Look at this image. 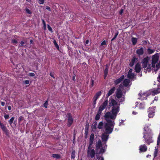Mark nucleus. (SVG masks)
I'll return each instance as SVG.
<instances>
[{
	"mask_svg": "<svg viewBox=\"0 0 160 160\" xmlns=\"http://www.w3.org/2000/svg\"><path fill=\"white\" fill-rule=\"evenodd\" d=\"M143 130H144L143 132H146L147 134V132L149 131V128L148 126L147 125H145L144 128H143Z\"/></svg>",
	"mask_w": 160,
	"mask_h": 160,
	"instance_id": "33",
	"label": "nucleus"
},
{
	"mask_svg": "<svg viewBox=\"0 0 160 160\" xmlns=\"http://www.w3.org/2000/svg\"><path fill=\"white\" fill-rule=\"evenodd\" d=\"M123 95L122 92L120 89H117L116 93V96L118 99L121 98Z\"/></svg>",
	"mask_w": 160,
	"mask_h": 160,
	"instance_id": "15",
	"label": "nucleus"
},
{
	"mask_svg": "<svg viewBox=\"0 0 160 160\" xmlns=\"http://www.w3.org/2000/svg\"><path fill=\"white\" fill-rule=\"evenodd\" d=\"M42 23L43 24V27L44 29L46 30V24L45 22V21H44V20L43 19H42Z\"/></svg>",
	"mask_w": 160,
	"mask_h": 160,
	"instance_id": "36",
	"label": "nucleus"
},
{
	"mask_svg": "<svg viewBox=\"0 0 160 160\" xmlns=\"http://www.w3.org/2000/svg\"><path fill=\"white\" fill-rule=\"evenodd\" d=\"M100 150L99 152L98 151V152H97V153L98 154H101L104 153L105 151V150L102 147L100 148Z\"/></svg>",
	"mask_w": 160,
	"mask_h": 160,
	"instance_id": "30",
	"label": "nucleus"
},
{
	"mask_svg": "<svg viewBox=\"0 0 160 160\" xmlns=\"http://www.w3.org/2000/svg\"><path fill=\"white\" fill-rule=\"evenodd\" d=\"M159 58V53H156L152 56L151 65L148 63L150 60V58L147 56L144 58L142 61V66L144 68V71L147 73L150 72L152 69H154L155 72L157 71L160 68V61L158 62Z\"/></svg>",
	"mask_w": 160,
	"mask_h": 160,
	"instance_id": "1",
	"label": "nucleus"
},
{
	"mask_svg": "<svg viewBox=\"0 0 160 160\" xmlns=\"http://www.w3.org/2000/svg\"><path fill=\"white\" fill-rule=\"evenodd\" d=\"M158 97H155L154 98V100H155V101H158Z\"/></svg>",
	"mask_w": 160,
	"mask_h": 160,
	"instance_id": "63",
	"label": "nucleus"
},
{
	"mask_svg": "<svg viewBox=\"0 0 160 160\" xmlns=\"http://www.w3.org/2000/svg\"><path fill=\"white\" fill-rule=\"evenodd\" d=\"M75 74H74V75L72 77V80L74 81H75Z\"/></svg>",
	"mask_w": 160,
	"mask_h": 160,
	"instance_id": "61",
	"label": "nucleus"
},
{
	"mask_svg": "<svg viewBox=\"0 0 160 160\" xmlns=\"http://www.w3.org/2000/svg\"><path fill=\"white\" fill-rule=\"evenodd\" d=\"M20 47H21L22 46V45L25 44L24 42L23 41H21L20 42Z\"/></svg>",
	"mask_w": 160,
	"mask_h": 160,
	"instance_id": "55",
	"label": "nucleus"
},
{
	"mask_svg": "<svg viewBox=\"0 0 160 160\" xmlns=\"http://www.w3.org/2000/svg\"><path fill=\"white\" fill-rule=\"evenodd\" d=\"M160 93V85H158L156 89H154L151 91V94L153 96Z\"/></svg>",
	"mask_w": 160,
	"mask_h": 160,
	"instance_id": "14",
	"label": "nucleus"
},
{
	"mask_svg": "<svg viewBox=\"0 0 160 160\" xmlns=\"http://www.w3.org/2000/svg\"><path fill=\"white\" fill-rule=\"evenodd\" d=\"M11 42L13 44H17L18 43L17 40L14 39H13L12 40Z\"/></svg>",
	"mask_w": 160,
	"mask_h": 160,
	"instance_id": "44",
	"label": "nucleus"
},
{
	"mask_svg": "<svg viewBox=\"0 0 160 160\" xmlns=\"http://www.w3.org/2000/svg\"><path fill=\"white\" fill-rule=\"evenodd\" d=\"M8 109L9 110H10L11 109V107L10 106H9L8 107Z\"/></svg>",
	"mask_w": 160,
	"mask_h": 160,
	"instance_id": "64",
	"label": "nucleus"
},
{
	"mask_svg": "<svg viewBox=\"0 0 160 160\" xmlns=\"http://www.w3.org/2000/svg\"><path fill=\"white\" fill-rule=\"evenodd\" d=\"M130 83V80L127 79H125L123 82V85L124 86L127 87Z\"/></svg>",
	"mask_w": 160,
	"mask_h": 160,
	"instance_id": "22",
	"label": "nucleus"
},
{
	"mask_svg": "<svg viewBox=\"0 0 160 160\" xmlns=\"http://www.w3.org/2000/svg\"><path fill=\"white\" fill-rule=\"evenodd\" d=\"M46 9L49 11H51V9L49 6H46Z\"/></svg>",
	"mask_w": 160,
	"mask_h": 160,
	"instance_id": "53",
	"label": "nucleus"
},
{
	"mask_svg": "<svg viewBox=\"0 0 160 160\" xmlns=\"http://www.w3.org/2000/svg\"><path fill=\"white\" fill-rule=\"evenodd\" d=\"M146 134L147 133L145 132H143V138H144L145 141V142L148 145H149L150 143H152L153 141L152 140V137L149 135H148L146 137Z\"/></svg>",
	"mask_w": 160,
	"mask_h": 160,
	"instance_id": "6",
	"label": "nucleus"
},
{
	"mask_svg": "<svg viewBox=\"0 0 160 160\" xmlns=\"http://www.w3.org/2000/svg\"><path fill=\"white\" fill-rule=\"evenodd\" d=\"M155 150L153 154L154 158H155L157 156L158 153V147H155Z\"/></svg>",
	"mask_w": 160,
	"mask_h": 160,
	"instance_id": "29",
	"label": "nucleus"
},
{
	"mask_svg": "<svg viewBox=\"0 0 160 160\" xmlns=\"http://www.w3.org/2000/svg\"><path fill=\"white\" fill-rule=\"evenodd\" d=\"M148 116L149 118H152L155 112V110L153 107H150L148 109Z\"/></svg>",
	"mask_w": 160,
	"mask_h": 160,
	"instance_id": "8",
	"label": "nucleus"
},
{
	"mask_svg": "<svg viewBox=\"0 0 160 160\" xmlns=\"http://www.w3.org/2000/svg\"><path fill=\"white\" fill-rule=\"evenodd\" d=\"M135 75L133 73H128L127 78L129 79H132L135 78Z\"/></svg>",
	"mask_w": 160,
	"mask_h": 160,
	"instance_id": "23",
	"label": "nucleus"
},
{
	"mask_svg": "<svg viewBox=\"0 0 160 160\" xmlns=\"http://www.w3.org/2000/svg\"><path fill=\"white\" fill-rule=\"evenodd\" d=\"M94 83V80H93L92 79H91V82H90V84L89 86V87L90 88L92 87L93 86Z\"/></svg>",
	"mask_w": 160,
	"mask_h": 160,
	"instance_id": "38",
	"label": "nucleus"
},
{
	"mask_svg": "<svg viewBox=\"0 0 160 160\" xmlns=\"http://www.w3.org/2000/svg\"><path fill=\"white\" fill-rule=\"evenodd\" d=\"M155 51L154 49H151L150 48H148L147 49V52L148 54L150 55L153 53Z\"/></svg>",
	"mask_w": 160,
	"mask_h": 160,
	"instance_id": "24",
	"label": "nucleus"
},
{
	"mask_svg": "<svg viewBox=\"0 0 160 160\" xmlns=\"http://www.w3.org/2000/svg\"><path fill=\"white\" fill-rule=\"evenodd\" d=\"M53 73H52V72H51L50 73V76L52 78H55V77L54 76V75H53Z\"/></svg>",
	"mask_w": 160,
	"mask_h": 160,
	"instance_id": "52",
	"label": "nucleus"
},
{
	"mask_svg": "<svg viewBox=\"0 0 160 160\" xmlns=\"http://www.w3.org/2000/svg\"><path fill=\"white\" fill-rule=\"evenodd\" d=\"M119 32L118 31H117L115 33V35L114 37V38H116L117 37L118 34Z\"/></svg>",
	"mask_w": 160,
	"mask_h": 160,
	"instance_id": "51",
	"label": "nucleus"
},
{
	"mask_svg": "<svg viewBox=\"0 0 160 160\" xmlns=\"http://www.w3.org/2000/svg\"><path fill=\"white\" fill-rule=\"evenodd\" d=\"M106 44V41L105 40L103 41L101 43V46L104 45H105Z\"/></svg>",
	"mask_w": 160,
	"mask_h": 160,
	"instance_id": "49",
	"label": "nucleus"
},
{
	"mask_svg": "<svg viewBox=\"0 0 160 160\" xmlns=\"http://www.w3.org/2000/svg\"><path fill=\"white\" fill-rule=\"evenodd\" d=\"M76 152L75 150H72L71 155V158L72 159H74L75 158Z\"/></svg>",
	"mask_w": 160,
	"mask_h": 160,
	"instance_id": "31",
	"label": "nucleus"
},
{
	"mask_svg": "<svg viewBox=\"0 0 160 160\" xmlns=\"http://www.w3.org/2000/svg\"><path fill=\"white\" fill-rule=\"evenodd\" d=\"M96 154L95 151L92 148L88 147L87 150V156L88 157H90L91 158H94Z\"/></svg>",
	"mask_w": 160,
	"mask_h": 160,
	"instance_id": "5",
	"label": "nucleus"
},
{
	"mask_svg": "<svg viewBox=\"0 0 160 160\" xmlns=\"http://www.w3.org/2000/svg\"><path fill=\"white\" fill-rule=\"evenodd\" d=\"M1 104L2 106H4L5 105V103L3 102H1Z\"/></svg>",
	"mask_w": 160,
	"mask_h": 160,
	"instance_id": "58",
	"label": "nucleus"
},
{
	"mask_svg": "<svg viewBox=\"0 0 160 160\" xmlns=\"http://www.w3.org/2000/svg\"><path fill=\"white\" fill-rule=\"evenodd\" d=\"M123 12V10L122 9H121L119 12L120 14L121 15L122 14Z\"/></svg>",
	"mask_w": 160,
	"mask_h": 160,
	"instance_id": "59",
	"label": "nucleus"
},
{
	"mask_svg": "<svg viewBox=\"0 0 160 160\" xmlns=\"http://www.w3.org/2000/svg\"><path fill=\"white\" fill-rule=\"evenodd\" d=\"M117 105V102L113 99L110 100L108 107L109 108L111 106H112L111 110L112 113L110 112H108L105 114V118H110L112 119H115L116 118L117 113L119 112L120 109L119 106H115Z\"/></svg>",
	"mask_w": 160,
	"mask_h": 160,
	"instance_id": "2",
	"label": "nucleus"
},
{
	"mask_svg": "<svg viewBox=\"0 0 160 160\" xmlns=\"http://www.w3.org/2000/svg\"><path fill=\"white\" fill-rule=\"evenodd\" d=\"M138 61V58L134 56L131 59V61L130 62L129 65L131 67H132L134 64Z\"/></svg>",
	"mask_w": 160,
	"mask_h": 160,
	"instance_id": "11",
	"label": "nucleus"
},
{
	"mask_svg": "<svg viewBox=\"0 0 160 160\" xmlns=\"http://www.w3.org/2000/svg\"><path fill=\"white\" fill-rule=\"evenodd\" d=\"M139 148V150L140 152H145L147 150V147L145 144L140 146Z\"/></svg>",
	"mask_w": 160,
	"mask_h": 160,
	"instance_id": "16",
	"label": "nucleus"
},
{
	"mask_svg": "<svg viewBox=\"0 0 160 160\" xmlns=\"http://www.w3.org/2000/svg\"><path fill=\"white\" fill-rule=\"evenodd\" d=\"M125 78L124 75L121 76L119 78L117 79L114 81V83L116 85H118Z\"/></svg>",
	"mask_w": 160,
	"mask_h": 160,
	"instance_id": "19",
	"label": "nucleus"
},
{
	"mask_svg": "<svg viewBox=\"0 0 160 160\" xmlns=\"http://www.w3.org/2000/svg\"><path fill=\"white\" fill-rule=\"evenodd\" d=\"M132 69H130L128 72V73H132Z\"/></svg>",
	"mask_w": 160,
	"mask_h": 160,
	"instance_id": "60",
	"label": "nucleus"
},
{
	"mask_svg": "<svg viewBox=\"0 0 160 160\" xmlns=\"http://www.w3.org/2000/svg\"><path fill=\"white\" fill-rule=\"evenodd\" d=\"M97 122L96 121L94 122H93L92 126V130H95L97 128Z\"/></svg>",
	"mask_w": 160,
	"mask_h": 160,
	"instance_id": "26",
	"label": "nucleus"
},
{
	"mask_svg": "<svg viewBox=\"0 0 160 160\" xmlns=\"http://www.w3.org/2000/svg\"><path fill=\"white\" fill-rule=\"evenodd\" d=\"M124 101V98L123 97H122L121 98V99L120 100V102H122L123 101Z\"/></svg>",
	"mask_w": 160,
	"mask_h": 160,
	"instance_id": "54",
	"label": "nucleus"
},
{
	"mask_svg": "<svg viewBox=\"0 0 160 160\" xmlns=\"http://www.w3.org/2000/svg\"><path fill=\"white\" fill-rule=\"evenodd\" d=\"M103 125V123L102 122H99L98 128L99 129H102V126Z\"/></svg>",
	"mask_w": 160,
	"mask_h": 160,
	"instance_id": "34",
	"label": "nucleus"
},
{
	"mask_svg": "<svg viewBox=\"0 0 160 160\" xmlns=\"http://www.w3.org/2000/svg\"><path fill=\"white\" fill-rule=\"evenodd\" d=\"M136 53L139 57L142 55L144 53L143 48L142 47H141L139 49H137Z\"/></svg>",
	"mask_w": 160,
	"mask_h": 160,
	"instance_id": "13",
	"label": "nucleus"
},
{
	"mask_svg": "<svg viewBox=\"0 0 160 160\" xmlns=\"http://www.w3.org/2000/svg\"><path fill=\"white\" fill-rule=\"evenodd\" d=\"M88 127H87V126H86V127L85 128V133L86 132L88 133Z\"/></svg>",
	"mask_w": 160,
	"mask_h": 160,
	"instance_id": "56",
	"label": "nucleus"
},
{
	"mask_svg": "<svg viewBox=\"0 0 160 160\" xmlns=\"http://www.w3.org/2000/svg\"><path fill=\"white\" fill-rule=\"evenodd\" d=\"M108 99L106 100L102 103L100 106L98 110V112L97 114L96 115L95 117V119L97 121L98 120L100 117L102 111L106 108L108 106Z\"/></svg>",
	"mask_w": 160,
	"mask_h": 160,
	"instance_id": "4",
	"label": "nucleus"
},
{
	"mask_svg": "<svg viewBox=\"0 0 160 160\" xmlns=\"http://www.w3.org/2000/svg\"><path fill=\"white\" fill-rule=\"evenodd\" d=\"M102 142L100 140H98L96 145V148L95 150L97 152H98V151L100 148L102 147Z\"/></svg>",
	"mask_w": 160,
	"mask_h": 160,
	"instance_id": "17",
	"label": "nucleus"
},
{
	"mask_svg": "<svg viewBox=\"0 0 160 160\" xmlns=\"http://www.w3.org/2000/svg\"><path fill=\"white\" fill-rule=\"evenodd\" d=\"M53 43L55 46V47L57 48V49L59 50V46L58 44L57 43L56 41L55 40H54L53 41Z\"/></svg>",
	"mask_w": 160,
	"mask_h": 160,
	"instance_id": "35",
	"label": "nucleus"
},
{
	"mask_svg": "<svg viewBox=\"0 0 160 160\" xmlns=\"http://www.w3.org/2000/svg\"><path fill=\"white\" fill-rule=\"evenodd\" d=\"M0 127L2 131L4 132L6 135H7L8 133V130L6 126L2 123L0 121Z\"/></svg>",
	"mask_w": 160,
	"mask_h": 160,
	"instance_id": "10",
	"label": "nucleus"
},
{
	"mask_svg": "<svg viewBox=\"0 0 160 160\" xmlns=\"http://www.w3.org/2000/svg\"><path fill=\"white\" fill-rule=\"evenodd\" d=\"M135 72L137 73H139L141 71V68L140 64L138 63L136 64L135 66Z\"/></svg>",
	"mask_w": 160,
	"mask_h": 160,
	"instance_id": "21",
	"label": "nucleus"
},
{
	"mask_svg": "<svg viewBox=\"0 0 160 160\" xmlns=\"http://www.w3.org/2000/svg\"><path fill=\"white\" fill-rule=\"evenodd\" d=\"M138 95L140 96V97L141 98H142L143 99L144 98H146L145 99H146V98L148 96V94L147 93H143L142 91H140Z\"/></svg>",
	"mask_w": 160,
	"mask_h": 160,
	"instance_id": "18",
	"label": "nucleus"
},
{
	"mask_svg": "<svg viewBox=\"0 0 160 160\" xmlns=\"http://www.w3.org/2000/svg\"><path fill=\"white\" fill-rule=\"evenodd\" d=\"M23 119V117L22 116H20L19 117L18 120V122H20Z\"/></svg>",
	"mask_w": 160,
	"mask_h": 160,
	"instance_id": "47",
	"label": "nucleus"
},
{
	"mask_svg": "<svg viewBox=\"0 0 160 160\" xmlns=\"http://www.w3.org/2000/svg\"><path fill=\"white\" fill-rule=\"evenodd\" d=\"M102 93V92L101 91H100L97 92L96 93L92 99L94 105H95L96 104L97 100L99 98V97L101 95Z\"/></svg>",
	"mask_w": 160,
	"mask_h": 160,
	"instance_id": "9",
	"label": "nucleus"
},
{
	"mask_svg": "<svg viewBox=\"0 0 160 160\" xmlns=\"http://www.w3.org/2000/svg\"><path fill=\"white\" fill-rule=\"evenodd\" d=\"M68 117V122L67 125L68 127H70L72 124L73 122V119L72 118L71 114L70 113H68L67 114Z\"/></svg>",
	"mask_w": 160,
	"mask_h": 160,
	"instance_id": "7",
	"label": "nucleus"
},
{
	"mask_svg": "<svg viewBox=\"0 0 160 160\" xmlns=\"http://www.w3.org/2000/svg\"><path fill=\"white\" fill-rule=\"evenodd\" d=\"M138 39L136 38L132 37L131 39V41L132 44L133 45H135L136 44L137 42Z\"/></svg>",
	"mask_w": 160,
	"mask_h": 160,
	"instance_id": "25",
	"label": "nucleus"
},
{
	"mask_svg": "<svg viewBox=\"0 0 160 160\" xmlns=\"http://www.w3.org/2000/svg\"><path fill=\"white\" fill-rule=\"evenodd\" d=\"M159 140H160L159 138V137H158V140H157V145H159Z\"/></svg>",
	"mask_w": 160,
	"mask_h": 160,
	"instance_id": "57",
	"label": "nucleus"
},
{
	"mask_svg": "<svg viewBox=\"0 0 160 160\" xmlns=\"http://www.w3.org/2000/svg\"><path fill=\"white\" fill-rule=\"evenodd\" d=\"M115 89V88L114 87H112L108 91V93L106 95V97L108 98L114 92Z\"/></svg>",
	"mask_w": 160,
	"mask_h": 160,
	"instance_id": "20",
	"label": "nucleus"
},
{
	"mask_svg": "<svg viewBox=\"0 0 160 160\" xmlns=\"http://www.w3.org/2000/svg\"><path fill=\"white\" fill-rule=\"evenodd\" d=\"M38 2L40 4H43L44 2V0H38Z\"/></svg>",
	"mask_w": 160,
	"mask_h": 160,
	"instance_id": "45",
	"label": "nucleus"
},
{
	"mask_svg": "<svg viewBox=\"0 0 160 160\" xmlns=\"http://www.w3.org/2000/svg\"><path fill=\"white\" fill-rule=\"evenodd\" d=\"M25 10L26 13L28 14H31L32 13V12L29 10L28 9L25 8Z\"/></svg>",
	"mask_w": 160,
	"mask_h": 160,
	"instance_id": "39",
	"label": "nucleus"
},
{
	"mask_svg": "<svg viewBox=\"0 0 160 160\" xmlns=\"http://www.w3.org/2000/svg\"><path fill=\"white\" fill-rule=\"evenodd\" d=\"M105 119L107 122L104 123L105 133H106V134H111L113 131L115 123L114 121H112L108 118H105Z\"/></svg>",
	"mask_w": 160,
	"mask_h": 160,
	"instance_id": "3",
	"label": "nucleus"
},
{
	"mask_svg": "<svg viewBox=\"0 0 160 160\" xmlns=\"http://www.w3.org/2000/svg\"><path fill=\"white\" fill-rule=\"evenodd\" d=\"M28 76L30 77H35V73L33 72H30L29 73Z\"/></svg>",
	"mask_w": 160,
	"mask_h": 160,
	"instance_id": "46",
	"label": "nucleus"
},
{
	"mask_svg": "<svg viewBox=\"0 0 160 160\" xmlns=\"http://www.w3.org/2000/svg\"><path fill=\"white\" fill-rule=\"evenodd\" d=\"M107 134H106V133H104L102 135V141L104 144L106 143L108 138L109 135H107Z\"/></svg>",
	"mask_w": 160,
	"mask_h": 160,
	"instance_id": "12",
	"label": "nucleus"
},
{
	"mask_svg": "<svg viewBox=\"0 0 160 160\" xmlns=\"http://www.w3.org/2000/svg\"><path fill=\"white\" fill-rule=\"evenodd\" d=\"M52 157L56 159H59L61 158L60 155L58 154H53L52 155Z\"/></svg>",
	"mask_w": 160,
	"mask_h": 160,
	"instance_id": "28",
	"label": "nucleus"
},
{
	"mask_svg": "<svg viewBox=\"0 0 160 160\" xmlns=\"http://www.w3.org/2000/svg\"><path fill=\"white\" fill-rule=\"evenodd\" d=\"M4 117L5 119H7L9 118V116L8 114H5L4 115Z\"/></svg>",
	"mask_w": 160,
	"mask_h": 160,
	"instance_id": "48",
	"label": "nucleus"
},
{
	"mask_svg": "<svg viewBox=\"0 0 160 160\" xmlns=\"http://www.w3.org/2000/svg\"><path fill=\"white\" fill-rule=\"evenodd\" d=\"M108 68H105L104 71V73L103 75L104 79H105L107 77L108 73Z\"/></svg>",
	"mask_w": 160,
	"mask_h": 160,
	"instance_id": "27",
	"label": "nucleus"
},
{
	"mask_svg": "<svg viewBox=\"0 0 160 160\" xmlns=\"http://www.w3.org/2000/svg\"><path fill=\"white\" fill-rule=\"evenodd\" d=\"M98 160H104V158L102 156H96Z\"/></svg>",
	"mask_w": 160,
	"mask_h": 160,
	"instance_id": "41",
	"label": "nucleus"
},
{
	"mask_svg": "<svg viewBox=\"0 0 160 160\" xmlns=\"http://www.w3.org/2000/svg\"><path fill=\"white\" fill-rule=\"evenodd\" d=\"M47 28L49 31H50L51 32H53V31L52 30V28L48 24L47 25Z\"/></svg>",
	"mask_w": 160,
	"mask_h": 160,
	"instance_id": "40",
	"label": "nucleus"
},
{
	"mask_svg": "<svg viewBox=\"0 0 160 160\" xmlns=\"http://www.w3.org/2000/svg\"><path fill=\"white\" fill-rule=\"evenodd\" d=\"M24 83L26 84H28L29 83V81L28 80H26L24 81Z\"/></svg>",
	"mask_w": 160,
	"mask_h": 160,
	"instance_id": "50",
	"label": "nucleus"
},
{
	"mask_svg": "<svg viewBox=\"0 0 160 160\" xmlns=\"http://www.w3.org/2000/svg\"><path fill=\"white\" fill-rule=\"evenodd\" d=\"M157 79L158 80V81L160 82V75H159L158 77L157 78Z\"/></svg>",
	"mask_w": 160,
	"mask_h": 160,
	"instance_id": "62",
	"label": "nucleus"
},
{
	"mask_svg": "<svg viewBox=\"0 0 160 160\" xmlns=\"http://www.w3.org/2000/svg\"><path fill=\"white\" fill-rule=\"evenodd\" d=\"M15 119V118L14 117H12L9 120V123L10 124V126L12 127V124L13 122Z\"/></svg>",
	"mask_w": 160,
	"mask_h": 160,
	"instance_id": "32",
	"label": "nucleus"
},
{
	"mask_svg": "<svg viewBox=\"0 0 160 160\" xmlns=\"http://www.w3.org/2000/svg\"><path fill=\"white\" fill-rule=\"evenodd\" d=\"M93 140H90V141L89 142V145L88 147L92 148V146L93 143Z\"/></svg>",
	"mask_w": 160,
	"mask_h": 160,
	"instance_id": "43",
	"label": "nucleus"
},
{
	"mask_svg": "<svg viewBox=\"0 0 160 160\" xmlns=\"http://www.w3.org/2000/svg\"><path fill=\"white\" fill-rule=\"evenodd\" d=\"M94 138V135L93 133H92L90 136V140H93Z\"/></svg>",
	"mask_w": 160,
	"mask_h": 160,
	"instance_id": "42",
	"label": "nucleus"
},
{
	"mask_svg": "<svg viewBox=\"0 0 160 160\" xmlns=\"http://www.w3.org/2000/svg\"><path fill=\"white\" fill-rule=\"evenodd\" d=\"M48 105V99L45 101V103H44L43 106L46 108H47Z\"/></svg>",
	"mask_w": 160,
	"mask_h": 160,
	"instance_id": "37",
	"label": "nucleus"
}]
</instances>
